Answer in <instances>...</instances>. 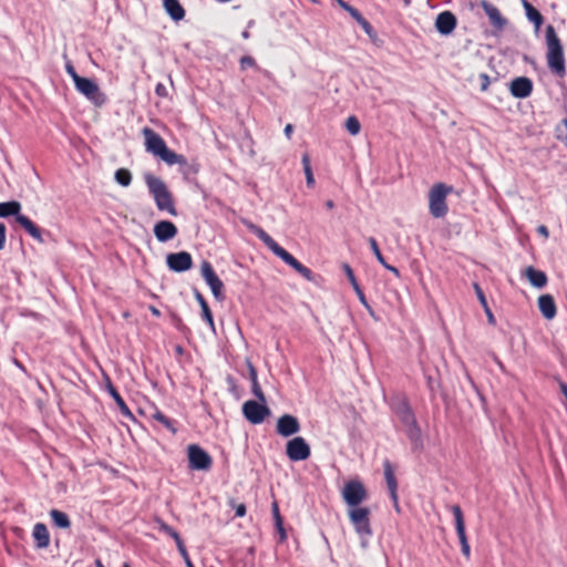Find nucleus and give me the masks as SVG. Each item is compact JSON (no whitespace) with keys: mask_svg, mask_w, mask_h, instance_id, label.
I'll return each mask as SVG.
<instances>
[{"mask_svg":"<svg viewBox=\"0 0 567 567\" xmlns=\"http://www.w3.org/2000/svg\"><path fill=\"white\" fill-rule=\"evenodd\" d=\"M546 62L549 71L563 79L566 76V60L561 41L555 28L548 24L545 30Z\"/></svg>","mask_w":567,"mask_h":567,"instance_id":"obj_1","label":"nucleus"},{"mask_svg":"<svg viewBox=\"0 0 567 567\" xmlns=\"http://www.w3.org/2000/svg\"><path fill=\"white\" fill-rule=\"evenodd\" d=\"M254 234L284 262L289 265L296 272L308 281H313V272L310 268L302 265L290 252L282 248L269 234L258 226L250 227Z\"/></svg>","mask_w":567,"mask_h":567,"instance_id":"obj_2","label":"nucleus"},{"mask_svg":"<svg viewBox=\"0 0 567 567\" xmlns=\"http://www.w3.org/2000/svg\"><path fill=\"white\" fill-rule=\"evenodd\" d=\"M144 182L157 209L166 212L172 216H177L173 194L169 192L164 181L151 173H146L144 174Z\"/></svg>","mask_w":567,"mask_h":567,"instance_id":"obj_3","label":"nucleus"},{"mask_svg":"<svg viewBox=\"0 0 567 567\" xmlns=\"http://www.w3.org/2000/svg\"><path fill=\"white\" fill-rule=\"evenodd\" d=\"M392 409L400 422L404 426V431L409 440L414 446H419L421 442V430L417 425L415 415L405 398L399 399Z\"/></svg>","mask_w":567,"mask_h":567,"instance_id":"obj_4","label":"nucleus"},{"mask_svg":"<svg viewBox=\"0 0 567 567\" xmlns=\"http://www.w3.org/2000/svg\"><path fill=\"white\" fill-rule=\"evenodd\" d=\"M453 192V187L444 183H436L429 192V210L434 218H442L449 212L446 197Z\"/></svg>","mask_w":567,"mask_h":567,"instance_id":"obj_5","label":"nucleus"},{"mask_svg":"<svg viewBox=\"0 0 567 567\" xmlns=\"http://www.w3.org/2000/svg\"><path fill=\"white\" fill-rule=\"evenodd\" d=\"M187 458L192 471H209L213 466L212 456L197 444L187 446Z\"/></svg>","mask_w":567,"mask_h":567,"instance_id":"obj_6","label":"nucleus"},{"mask_svg":"<svg viewBox=\"0 0 567 567\" xmlns=\"http://www.w3.org/2000/svg\"><path fill=\"white\" fill-rule=\"evenodd\" d=\"M342 497L348 506L358 507L367 499L368 492L359 480H351L344 484Z\"/></svg>","mask_w":567,"mask_h":567,"instance_id":"obj_7","label":"nucleus"},{"mask_svg":"<svg viewBox=\"0 0 567 567\" xmlns=\"http://www.w3.org/2000/svg\"><path fill=\"white\" fill-rule=\"evenodd\" d=\"M74 85L75 89L94 105L101 106L105 102V95L100 91L99 85L93 80L81 76L76 79Z\"/></svg>","mask_w":567,"mask_h":567,"instance_id":"obj_8","label":"nucleus"},{"mask_svg":"<svg viewBox=\"0 0 567 567\" xmlns=\"http://www.w3.org/2000/svg\"><path fill=\"white\" fill-rule=\"evenodd\" d=\"M243 414L251 424H260L270 414L266 403L248 400L243 404Z\"/></svg>","mask_w":567,"mask_h":567,"instance_id":"obj_9","label":"nucleus"},{"mask_svg":"<svg viewBox=\"0 0 567 567\" xmlns=\"http://www.w3.org/2000/svg\"><path fill=\"white\" fill-rule=\"evenodd\" d=\"M349 519L359 535H371L370 509L368 507H352Z\"/></svg>","mask_w":567,"mask_h":567,"instance_id":"obj_10","label":"nucleus"},{"mask_svg":"<svg viewBox=\"0 0 567 567\" xmlns=\"http://www.w3.org/2000/svg\"><path fill=\"white\" fill-rule=\"evenodd\" d=\"M200 274L206 284L209 286L214 297L218 301H223L225 299L224 296V284L216 275L212 264L207 260H204L200 265Z\"/></svg>","mask_w":567,"mask_h":567,"instance_id":"obj_11","label":"nucleus"},{"mask_svg":"<svg viewBox=\"0 0 567 567\" xmlns=\"http://www.w3.org/2000/svg\"><path fill=\"white\" fill-rule=\"evenodd\" d=\"M286 454L290 461L299 462L309 458L311 450L303 437L296 436L287 442Z\"/></svg>","mask_w":567,"mask_h":567,"instance_id":"obj_12","label":"nucleus"},{"mask_svg":"<svg viewBox=\"0 0 567 567\" xmlns=\"http://www.w3.org/2000/svg\"><path fill=\"white\" fill-rule=\"evenodd\" d=\"M142 134L145 138V148L147 152L155 156H159L166 148L167 145L163 137L150 127H144Z\"/></svg>","mask_w":567,"mask_h":567,"instance_id":"obj_13","label":"nucleus"},{"mask_svg":"<svg viewBox=\"0 0 567 567\" xmlns=\"http://www.w3.org/2000/svg\"><path fill=\"white\" fill-rule=\"evenodd\" d=\"M166 264L171 270L183 272L193 267V258L187 251L172 252L167 255Z\"/></svg>","mask_w":567,"mask_h":567,"instance_id":"obj_14","label":"nucleus"},{"mask_svg":"<svg viewBox=\"0 0 567 567\" xmlns=\"http://www.w3.org/2000/svg\"><path fill=\"white\" fill-rule=\"evenodd\" d=\"M276 431L284 437H289L300 431L298 419L291 414H284L277 420Z\"/></svg>","mask_w":567,"mask_h":567,"instance_id":"obj_15","label":"nucleus"},{"mask_svg":"<svg viewBox=\"0 0 567 567\" xmlns=\"http://www.w3.org/2000/svg\"><path fill=\"white\" fill-rule=\"evenodd\" d=\"M480 6L488 17L489 23L493 28L501 31L506 27L507 19L503 17V14L501 13L496 6H494L487 0H482L480 2Z\"/></svg>","mask_w":567,"mask_h":567,"instance_id":"obj_16","label":"nucleus"},{"mask_svg":"<svg viewBox=\"0 0 567 567\" xmlns=\"http://www.w3.org/2000/svg\"><path fill=\"white\" fill-rule=\"evenodd\" d=\"M533 87L534 85L529 78L518 76L512 80L509 92L516 99H525L532 94Z\"/></svg>","mask_w":567,"mask_h":567,"instance_id":"obj_17","label":"nucleus"},{"mask_svg":"<svg viewBox=\"0 0 567 567\" xmlns=\"http://www.w3.org/2000/svg\"><path fill=\"white\" fill-rule=\"evenodd\" d=\"M456 17L453 12L447 10L439 13L435 19V28L443 35L451 34L456 28Z\"/></svg>","mask_w":567,"mask_h":567,"instance_id":"obj_18","label":"nucleus"},{"mask_svg":"<svg viewBox=\"0 0 567 567\" xmlns=\"http://www.w3.org/2000/svg\"><path fill=\"white\" fill-rule=\"evenodd\" d=\"M178 233L177 227L169 220L157 221L154 226V235L161 243L173 239Z\"/></svg>","mask_w":567,"mask_h":567,"instance_id":"obj_19","label":"nucleus"},{"mask_svg":"<svg viewBox=\"0 0 567 567\" xmlns=\"http://www.w3.org/2000/svg\"><path fill=\"white\" fill-rule=\"evenodd\" d=\"M384 467V477L390 492L391 499L395 506L399 508V499H398V482L394 475V468L389 460H385L383 463Z\"/></svg>","mask_w":567,"mask_h":567,"instance_id":"obj_20","label":"nucleus"},{"mask_svg":"<svg viewBox=\"0 0 567 567\" xmlns=\"http://www.w3.org/2000/svg\"><path fill=\"white\" fill-rule=\"evenodd\" d=\"M523 276L529 281V284L538 289L544 288L548 282L547 275L533 266H528L524 269Z\"/></svg>","mask_w":567,"mask_h":567,"instance_id":"obj_21","label":"nucleus"},{"mask_svg":"<svg viewBox=\"0 0 567 567\" xmlns=\"http://www.w3.org/2000/svg\"><path fill=\"white\" fill-rule=\"evenodd\" d=\"M538 308L543 317L547 320H551L557 315V307L551 295H542L538 297Z\"/></svg>","mask_w":567,"mask_h":567,"instance_id":"obj_22","label":"nucleus"},{"mask_svg":"<svg viewBox=\"0 0 567 567\" xmlns=\"http://www.w3.org/2000/svg\"><path fill=\"white\" fill-rule=\"evenodd\" d=\"M16 221L39 243H43L41 229L25 215H18Z\"/></svg>","mask_w":567,"mask_h":567,"instance_id":"obj_23","label":"nucleus"},{"mask_svg":"<svg viewBox=\"0 0 567 567\" xmlns=\"http://www.w3.org/2000/svg\"><path fill=\"white\" fill-rule=\"evenodd\" d=\"M32 537L39 548H47L50 545V534L48 527L43 523H37L33 526Z\"/></svg>","mask_w":567,"mask_h":567,"instance_id":"obj_24","label":"nucleus"},{"mask_svg":"<svg viewBox=\"0 0 567 567\" xmlns=\"http://www.w3.org/2000/svg\"><path fill=\"white\" fill-rule=\"evenodd\" d=\"M522 4L525 10L526 18L534 24L535 30L538 31L544 23V17L529 1L522 0Z\"/></svg>","mask_w":567,"mask_h":567,"instance_id":"obj_25","label":"nucleus"},{"mask_svg":"<svg viewBox=\"0 0 567 567\" xmlns=\"http://www.w3.org/2000/svg\"><path fill=\"white\" fill-rule=\"evenodd\" d=\"M194 296L200 306L203 320L210 327L212 330H215V322H214L213 313H212V310H210L206 299L204 298L202 292L197 289H194Z\"/></svg>","mask_w":567,"mask_h":567,"instance_id":"obj_26","label":"nucleus"},{"mask_svg":"<svg viewBox=\"0 0 567 567\" xmlns=\"http://www.w3.org/2000/svg\"><path fill=\"white\" fill-rule=\"evenodd\" d=\"M343 270L347 275V278L349 279L351 286L353 287L360 302L368 309V310H371V307L370 305L368 303L367 301V298L364 296V292L362 291V289L360 288L357 279H355V276H354V272L352 270V268L348 265V264H344L343 265Z\"/></svg>","mask_w":567,"mask_h":567,"instance_id":"obj_27","label":"nucleus"},{"mask_svg":"<svg viewBox=\"0 0 567 567\" xmlns=\"http://www.w3.org/2000/svg\"><path fill=\"white\" fill-rule=\"evenodd\" d=\"M450 511L452 512V514L454 516L455 529H456L458 539L467 537L466 530H465L464 516H463L461 506L457 504L451 505Z\"/></svg>","mask_w":567,"mask_h":567,"instance_id":"obj_28","label":"nucleus"},{"mask_svg":"<svg viewBox=\"0 0 567 567\" xmlns=\"http://www.w3.org/2000/svg\"><path fill=\"white\" fill-rule=\"evenodd\" d=\"M164 7L171 18L175 21H179L185 17V10L178 0H164Z\"/></svg>","mask_w":567,"mask_h":567,"instance_id":"obj_29","label":"nucleus"},{"mask_svg":"<svg viewBox=\"0 0 567 567\" xmlns=\"http://www.w3.org/2000/svg\"><path fill=\"white\" fill-rule=\"evenodd\" d=\"M49 514L55 527L62 529L71 527V519L64 512L53 508Z\"/></svg>","mask_w":567,"mask_h":567,"instance_id":"obj_30","label":"nucleus"},{"mask_svg":"<svg viewBox=\"0 0 567 567\" xmlns=\"http://www.w3.org/2000/svg\"><path fill=\"white\" fill-rule=\"evenodd\" d=\"M21 210V204L17 200L0 203V217L18 216Z\"/></svg>","mask_w":567,"mask_h":567,"instance_id":"obj_31","label":"nucleus"},{"mask_svg":"<svg viewBox=\"0 0 567 567\" xmlns=\"http://www.w3.org/2000/svg\"><path fill=\"white\" fill-rule=\"evenodd\" d=\"M162 161H164L168 165H186L187 161L184 155L177 154L168 147L158 156Z\"/></svg>","mask_w":567,"mask_h":567,"instance_id":"obj_32","label":"nucleus"},{"mask_svg":"<svg viewBox=\"0 0 567 567\" xmlns=\"http://www.w3.org/2000/svg\"><path fill=\"white\" fill-rule=\"evenodd\" d=\"M151 417L153 420L159 422L165 429L171 431L173 434H175L177 432V429L175 426V421L167 417L157 408L154 409V412L151 414Z\"/></svg>","mask_w":567,"mask_h":567,"instance_id":"obj_33","label":"nucleus"},{"mask_svg":"<svg viewBox=\"0 0 567 567\" xmlns=\"http://www.w3.org/2000/svg\"><path fill=\"white\" fill-rule=\"evenodd\" d=\"M109 392L116 402L121 413L125 416H132V412L128 409L127 404L125 403L118 391L111 383L109 384Z\"/></svg>","mask_w":567,"mask_h":567,"instance_id":"obj_34","label":"nucleus"},{"mask_svg":"<svg viewBox=\"0 0 567 567\" xmlns=\"http://www.w3.org/2000/svg\"><path fill=\"white\" fill-rule=\"evenodd\" d=\"M301 162H302V166H303V171H305V175H306L307 186L313 187L315 186V177H313V173H312L311 165H310V156L308 153H305L302 155Z\"/></svg>","mask_w":567,"mask_h":567,"instance_id":"obj_35","label":"nucleus"},{"mask_svg":"<svg viewBox=\"0 0 567 567\" xmlns=\"http://www.w3.org/2000/svg\"><path fill=\"white\" fill-rule=\"evenodd\" d=\"M115 181L124 187H127L132 182V174L127 168H118L115 172Z\"/></svg>","mask_w":567,"mask_h":567,"instance_id":"obj_36","label":"nucleus"},{"mask_svg":"<svg viewBox=\"0 0 567 567\" xmlns=\"http://www.w3.org/2000/svg\"><path fill=\"white\" fill-rule=\"evenodd\" d=\"M344 126L351 135H358L361 130V124H360L359 120L353 115L349 116L346 120Z\"/></svg>","mask_w":567,"mask_h":567,"instance_id":"obj_37","label":"nucleus"},{"mask_svg":"<svg viewBox=\"0 0 567 567\" xmlns=\"http://www.w3.org/2000/svg\"><path fill=\"white\" fill-rule=\"evenodd\" d=\"M369 245H370V247H371L375 258L378 259V261L383 266L386 261H385V259H384V257H383V255H382V252H381V250L379 248L377 239L373 238V237H370L369 238Z\"/></svg>","mask_w":567,"mask_h":567,"instance_id":"obj_38","label":"nucleus"},{"mask_svg":"<svg viewBox=\"0 0 567 567\" xmlns=\"http://www.w3.org/2000/svg\"><path fill=\"white\" fill-rule=\"evenodd\" d=\"M159 529L167 534L168 536H171L175 542L182 538L181 535L172 526L167 525L164 522L159 523Z\"/></svg>","mask_w":567,"mask_h":567,"instance_id":"obj_39","label":"nucleus"},{"mask_svg":"<svg viewBox=\"0 0 567 567\" xmlns=\"http://www.w3.org/2000/svg\"><path fill=\"white\" fill-rule=\"evenodd\" d=\"M251 392L258 399V401L266 403V396L259 382L251 383Z\"/></svg>","mask_w":567,"mask_h":567,"instance_id":"obj_40","label":"nucleus"},{"mask_svg":"<svg viewBox=\"0 0 567 567\" xmlns=\"http://www.w3.org/2000/svg\"><path fill=\"white\" fill-rule=\"evenodd\" d=\"M473 288L475 290V293L477 296V299L480 301V303L482 305L483 308H486L488 307V303H487V300H486V297L482 290V288L480 287V285L477 282H474L473 284Z\"/></svg>","mask_w":567,"mask_h":567,"instance_id":"obj_41","label":"nucleus"},{"mask_svg":"<svg viewBox=\"0 0 567 567\" xmlns=\"http://www.w3.org/2000/svg\"><path fill=\"white\" fill-rule=\"evenodd\" d=\"M461 544V551L466 559L471 557V547L467 537L458 539Z\"/></svg>","mask_w":567,"mask_h":567,"instance_id":"obj_42","label":"nucleus"},{"mask_svg":"<svg viewBox=\"0 0 567 567\" xmlns=\"http://www.w3.org/2000/svg\"><path fill=\"white\" fill-rule=\"evenodd\" d=\"M343 9L350 13V16L357 21L359 22L363 16L360 13V11L358 9H355L354 7L352 6H343Z\"/></svg>","mask_w":567,"mask_h":567,"instance_id":"obj_43","label":"nucleus"},{"mask_svg":"<svg viewBox=\"0 0 567 567\" xmlns=\"http://www.w3.org/2000/svg\"><path fill=\"white\" fill-rule=\"evenodd\" d=\"M478 79H480L481 91L482 92L487 91V89L491 84L489 76L486 73H481Z\"/></svg>","mask_w":567,"mask_h":567,"instance_id":"obj_44","label":"nucleus"},{"mask_svg":"<svg viewBox=\"0 0 567 567\" xmlns=\"http://www.w3.org/2000/svg\"><path fill=\"white\" fill-rule=\"evenodd\" d=\"M175 543H176V546H177V548H178L179 554L183 556V558L185 559V561H187L188 559H190V558H189V555H188V551H187V549H186V546H185V544H184V540L181 538V539H177V542H175Z\"/></svg>","mask_w":567,"mask_h":567,"instance_id":"obj_45","label":"nucleus"},{"mask_svg":"<svg viewBox=\"0 0 567 567\" xmlns=\"http://www.w3.org/2000/svg\"><path fill=\"white\" fill-rule=\"evenodd\" d=\"M254 65H255L254 58H251L249 55H245V56H243L240 59V68H241V70H245V69L254 66Z\"/></svg>","mask_w":567,"mask_h":567,"instance_id":"obj_46","label":"nucleus"},{"mask_svg":"<svg viewBox=\"0 0 567 567\" xmlns=\"http://www.w3.org/2000/svg\"><path fill=\"white\" fill-rule=\"evenodd\" d=\"M155 93L157 96L159 97H167L168 96V91H167V87L165 86V84L163 83H157L156 86H155Z\"/></svg>","mask_w":567,"mask_h":567,"instance_id":"obj_47","label":"nucleus"},{"mask_svg":"<svg viewBox=\"0 0 567 567\" xmlns=\"http://www.w3.org/2000/svg\"><path fill=\"white\" fill-rule=\"evenodd\" d=\"M7 228L3 223H0V250L6 247Z\"/></svg>","mask_w":567,"mask_h":567,"instance_id":"obj_48","label":"nucleus"},{"mask_svg":"<svg viewBox=\"0 0 567 567\" xmlns=\"http://www.w3.org/2000/svg\"><path fill=\"white\" fill-rule=\"evenodd\" d=\"M233 507L235 509L236 517H244L246 515V505L245 504H243V503L234 504Z\"/></svg>","mask_w":567,"mask_h":567,"instance_id":"obj_49","label":"nucleus"},{"mask_svg":"<svg viewBox=\"0 0 567 567\" xmlns=\"http://www.w3.org/2000/svg\"><path fill=\"white\" fill-rule=\"evenodd\" d=\"M275 526H276L277 533L279 535V543H285L287 540V533L284 527V523L280 525H275Z\"/></svg>","mask_w":567,"mask_h":567,"instance_id":"obj_50","label":"nucleus"},{"mask_svg":"<svg viewBox=\"0 0 567 567\" xmlns=\"http://www.w3.org/2000/svg\"><path fill=\"white\" fill-rule=\"evenodd\" d=\"M65 70H66V73L72 78L73 82H75L78 78H81L76 73L75 68L72 65V63H66Z\"/></svg>","mask_w":567,"mask_h":567,"instance_id":"obj_51","label":"nucleus"},{"mask_svg":"<svg viewBox=\"0 0 567 567\" xmlns=\"http://www.w3.org/2000/svg\"><path fill=\"white\" fill-rule=\"evenodd\" d=\"M248 370L251 383L258 382L257 370L251 362H248Z\"/></svg>","mask_w":567,"mask_h":567,"instance_id":"obj_52","label":"nucleus"},{"mask_svg":"<svg viewBox=\"0 0 567 567\" xmlns=\"http://www.w3.org/2000/svg\"><path fill=\"white\" fill-rule=\"evenodd\" d=\"M358 23L363 28V30L367 33L371 32L372 25L370 24V22L364 17Z\"/></svg>","mask_w":567,"mask_h":567,"instance_id":"obj_53","label":"nucleus"},{"mask_svg":"<svg viewBox=\"0 0 567 567\" xmlns=\"http://www.w3.org/2000/svg\"><path fill=\"white\" fill-rule=\"evenodd\" d=\"M537 231H538V234H539V235H542L544 238H548V236H549V230H548V228H547L545 225H540V226H538Z\"/></svg>","mask_w":567,"mask_h":567,"instance_id":"obj_54","label":"nucleus"},{"mask_svg":"<svg viewBox=\"0 0 567 567\" xmlns=\"http://www.w3.org/2000/svg\"><path fill=\"white\" fill-rule=\"evenodd\" d=\"M484 311L486 313L488 322L492 324H495V317H494L492 310L489 309V307L484 308Z\"/></svg>","mask_w":567,"mask_h":567,"instance_id":"obj_55","label":"nucleus"},{"mask_svg":"<svg viewBox=\"0 0 567 567\" xmlns=\"http://www.w3.org/2000/svg\"><path fill=\"white\" fill-rule=\"evenodd\" d=\"M383 267H384L385 269L390 270V271H391L395 277H398V278L400 277V271H399V269H398L396 267L391 266V265H389L388 262H385V264L383 265Z\"/></svg>","mask_w":567,"mask_h":567,"instance_id":"obj_56","label":"nucleus"},{"mask_svg":"<svg viewBox=\"0 0 567 567\" xmlns=\"http://www.w3.org/2000/svg\"><path fill=\"white\" fill-rule=\"evenodd\" d=\"M292 132H293V126H292V124H287V125L285 126L284 133H285V135L287 136V138H288V140H290V138H291Z\"/></svg>","mask_w":567,"mask_h":567,"instance_id":"obj_57","label":"nucleus"},{"mask_svg":"<svg viewBox=\"0 0 567 567\" xmlns=\"http://www.w3.org/2000/svg\"><path fill=\"white\" fill-rule=\"evenodd\" d=\"M271 513H272V516H278L280 514L279 505H278L277 501H274L271 504Z\"/></svg>","mask_w":567,"mask_h":567,"instance_id":"obj_58","label":"nucleus"},{"mask_svg":"<svg viewBox=\"0 0 567 567\" xmlns=\"http://www.w3.org/2000/svg\"><path fill=\"white\" fill-rule=\"evenodd\" d=\"M150 310H151V312H152L154 316H156V317H159V316H161V311H159L156 307L151 306V307H150Z\"/></svg>","mask_w":567,"mask_h":567,"instance_id":"obj_59","label":"nucleus"},{"mask_svg":"<svg viewBox=\"0 0 567 567\" xmlns=\"http://www.w3.org/2000/svg\"><path fill=\"white\" fill-rule=\"evenodd\" d=\"M275 525H280L284 523L282 516L279 514L278 516H274Z\"/></svg>","mask_w":567,"mask_h":567,"instance_id":"obj_60","label":"nucleus"},{"mask_svg":"<svg viewBox=\"0 0 567 567\" xmlns=\"http://www.w3.org/2000/svg\"><path fill=\"white\" fill-rule=\"evenodd\" d=\"M326 207H327L328 209H333V208H334V203H333V200H331V199L327 200V202H326Z\"/></svg>","mask_w":567,"mask_h":567,"instance_id":"obj_61","label":"nucleus"},{"mask_svg":"<svg viewBox=\"0 0 567 567\" xmlns=\"http://www.w3.org/2000/svg\"><path fill=\"white\" fill-rule=\"evenodd\" d=\"M339 6L343 9V6H350L348 2L343 1V0H337Z\"/></svg>","mask_w":567,"mask_h":567,"instance_id":"obj_62","label":"nucleus"},{"mask_svg":"<svg viewBox=\"0 0 567 567\" xmlns=\"http://www.w3.org/2000/svg\"><path fill=\"white\" fill-rule=\"evenodd\" d=\"M95 566H96V567H105V566L103 565V563L101 561V559H96V560H95Z\"/></svg>","mask_w":567,"mask_h":567,"instance_id":"obj_63","label":"nucleus"},{"mask_svg":"<svg viewBox=\"0 0 567 567\" xmlns=\"http://www.w3.org/2000/svg\"><path fill=\"white\" fill-rule=\"evenodd\" d=\"M186 564H187V566H188V567H194V565H193V563H192V560H190V559H188V560L186 561Z\"/></svg>","mask_w":567,"mask_h":567,"instance_id":"obj_64","label":"nucleus"}]
</instances>
